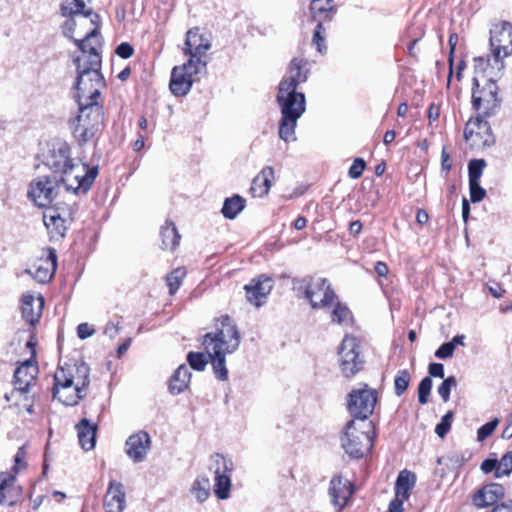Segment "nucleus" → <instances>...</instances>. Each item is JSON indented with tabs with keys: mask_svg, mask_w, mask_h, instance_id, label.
I'll return each instance as SVG.
<instances>
[{
	"mask_svg": "<svg viewBox=\"0 0 512 512\" xmlns=\"http://www.w3.org/2000/svg\"><path fill=\"white\" fill-rule=\"evenodd\" d=\"M308 75L307 60L293 58L286 75L279 84L276 97L281 112L279 137L285 142L296 140L295 128L297 121L306 110L305 95L302 92H298L297 87L300 83L307 81Z\"/></svg>",
	"mask_w": 512,
	"mask_h": 512,
	"instance_id": "obj_1",
	"label": "nucleus"
},
{
	"mask_svg": "<svg viewBox=\"0 0 512 512\" xmlns=\"http://www.w3.org/2000/svg\"><path fill=\"white\" fill-rule=\"evenodd\" d=\"M97 35L98 32L94 29L82 40L73 39L82 52L81 57L74 59L78 72L75 85L78 104L98 102L97 99L105 87V80L100 72L102 61Z\"/></svg>",
	"mask_w": 512,
	"mask_h": 512,
	"instance_id": "obj_2",
	"label": "nucleus"
},
{
	"mask_svg": "<svg viewBox=\"0 0 512 512\" xmlns=\"http://www.w3.org/2000/svg\"><path fill=\"white\" fill-rule=\"evenodd\" d=\"M43 164L56 175L77 185L86 194L98 175V166L75 164L70 155V147L64 141H54L43 154Z\"/></svg>",
	"mask_w": 512,
	"mask_h": 512,
	"instance_id": "obj_3",
	"label": "nucleus"
},
{
	"mask_svg": "<svg viewBox=\"0 0 512 512\" xmlns=\"http://www.w3.org/2000/svg\"><path fill=\"white\" fill-rule=\"evenodd\" d=\"M491 55L475 57L476 71L490 70V77H502L505 69L504 59L512 55V24L501 22L495 24L490 31Z\"/></svg>",
	"mask_w": 512,
	"mask_h": 512,
	"instance_id": "obj_4",
	"label": "nucleus"
},
{
	"mask_svg": "<svg viewBox=\"0 0 512 512\" xmlns=\"http://www.w3.org/2000/svg\"><path fill=\"white\" fill-rule=\"evenodd\" d=\"M76 186L53 174L39 175L30 182L28 197L38 207H47L57 197L82 194Z\"/></svg>",
	"mask_w": 512,
	"mask_h": 512,
	"instance_id": "obj_5",
	"label": "nucleus"
},
{
	"mask_svg": "<svg viewBox=\"0 0 512 512\" xmlns=\"http://www.w3.org/2000/svg\"><path fill=\"white\" fill-rule=\"evenodd\" d=\"M474 70H476L474 68ZM490 70L475 71L472 88V107L477 116H494L501 103L497 80L501 77H490Z\"/></svg>",
	"mask_w": 512,
	"mask_h": 512,
	"instance_id": "obj_6",
	"label": "nucleus"
},
{
	"mask_svg": "<svg viewBox=\"0 0 512 512\" xmlns=\"http://www.w3.org/2000/svg\"><path fill=\"white\" fill-rule=\"evenodd\" d=\"M374 437L371 421L350 420L341 433V446L350 457L361 458L372 449Z\"/></svg>",
	"mask_w": 512,
	"mask_h": 512,
	"instance_id": "obj_7",
	"label": "nucleus"
},
{
	"mask_svg": "<svg viewBox=\"0 0 512 512\" xmlns=\"http://www.w3.org/2000/svg\"><path fill=\"white\" fill-rule=\"evenodd\" d=\"M78 114L70 122V129L79 143L90 141L103 126V107L99 102L78 104Z\"/></svg>",
	"mask_w": 512,
	"mask_h": 512,
	"instance_id": "obj_8",
	"label": "nucleus"
},
{
	"mask_svg": "<svg viewBox=\"0 0 512 512\" xmlns=\"http://www.w3.org/2000/svg\"><path fill=\"white\" fill-rule=\"evenodd\" d=\"M241 337L236 324L229 316L219 319L216 333H207L203 337L205 352L234 353L240 345Z\"/></svg>",
	"mask_w": 512,
	"mask_h": 512,
	"instance_id": "obj_9",
	"label": "nucleus"
},
{
	"mask_svg": "<svg viewBox=\"0 0 512 512\" xmlns=\"http://www.w3.org/2000/svg\"><path fill=\"white\" fill-rule=\"evenodd\" d=\"M293 289L303 293L314 309L326 308L336 299L333 289L325 278L305 277L294 280Z\"/></svg>",
	"mask_w": 512,
	"mask_h": 512,
	"instance_id": "obj_10",
	"label": "nucleus"
},
{
	"mask_svg": "<svg viewBox=\"0 0 512 512\" xmlns=\"http://www.w3.org/2000/svg\"><path fill=\"white\" fill-rule=\"evenodd\" d=\"M486 117L470 118L464 128V139L473 150L481 151L495 144V136Z\"/></svg>",
	"mask_w": 512,
	"mask_h": 512,
	"instance_id": "obj_11",
	"label": "nucleus"
},
{
	"mask_svg": "<svg viewBox=\"0 0 512 512\" xmlns=\"http://www.w3.org/2000/svg\"><path fill=\"white\" fill-rule=\"evenodd\" d=\"M207 63H200L195 60H188L186 63L175 66L171 72L170 90L177 97L185 96L192 88L193 76L206 69Z\"/></svg>",
	"mask_w": 512,
	"mask_h": 512,
	"instance_id": "obj_12",
	"label": "nucleus"
},
{
	"mask_svg": "<svg viewBox=\"0 0 512 512\" xmlns=\"http://www.w3.org/2000/svg\"><path fill=\"white\" fill-rule=\"evenodd\" d=\"M340 370L344 377L351 378L362 368L364 361L360 356V345L356 337L346 335L338 349Z\"/></svg>",
	"mask_w": 512,
	"mask_h": 512,
	"instance_id": "obj_13",
	"label": "nucleus"
},
{
	"mask_svg": "<svg viewBox=\"0 0 512 512\" xmlns=\"http://www.w3.org/2000/svg\"><path fill=\"white\" fill-rule=\"evenodd\" d=\"M210 461V470L214 473V493L218 499H227L232 485L233 461L219 453L211 455Z\"/></svg>",
	"mask_w": 512,
	"mask_h": 512,
	"instance_id": "obj_14",
	"label": "nucleus"
},
{
	"mask_svg": "<svg viewBox=\"0 0 512 512\" xmlns=\"http://www.w3.org/2000/svg\"><path fill=\"white\" fill-rule=\"evenodd\" d=\"M377 401L376 391L365 385L361 389H354L349 394L348 411L357 422L367 421L373 413Z\"/></svg>",
	"mask_w": 512,
	"mask_h": 512,
	"instance_id": "obj_15",
	"label": "nucleus"
},
{
	"mask_svg": "<svg viewBox=\"0 0 512 512\" xmlns=\"http://www.w3.org/2000/svg\"><path fill=\"white\" fill-rule=\"evenodd\" d=\"M74 208L71 205L48 207L43 213V222L52 238L65 236L68 225L73 220Z\"/></svg>",
	"mask_w": 512,
	"mask_h": 512,
	"instance_id": "obj_16",
	"label": "nucleus"
},
{
	"mask_svg": "<svg viewBox=\"0 0 512 512\" xmlns=\"http://www.w3.org/2000/svg\"><path fill=\"white\" fill-rule=\"evenodd\" d=\"M54 381L70 383L87 391L90 384V368L84 362L60 366L54 374Z\"/></svg>",
	"mask_w": 512,
	"mask_h": 512,
	"instance_id": "obj_17",
	"label": "nucleus"
},
{
	"mask_svg": "<svg viewBox=\"0 0 512 512\" xmlns=\"http://www.w3.org/2000/svg\"><path fill=\"white\" fill-rule=\"evenodd\" d=\"M211 37L207 33H203L199 28H192L186 33V40L183 47V53L188 56V60L207 63L203 60L207 51L211 48Z\"/></svg>",
	"mask_w": 512,
	"mask_h": 512,
	"instance_id": "obj_18",
	"label": "nucleus"
},
{
	"mask_svg": "<svg viewBox=\"0 0 512 512\" xmlns=\"http://www.w3.org/2000/svg\"><path fill=\"white\" fill-rule=\"evenodd\" d=\"M310 11L313 18L318 21L314 31L313 42L316 44L317 50L322 53L326 47L323 45L324 37L321 35V32L324 28L321 22L322 20L331 19L335 13L333 0H312Z\"/></svg>",
	"mask_w": 512,
	"mask_h": 512,
	"instance_id": "obj_19",
	"label": "nucleus"
},
{
	"mask_svg": "<svg viewBox=\"0 0 512 512\" xmlns=\"http://www.w3.org/2000/svg\"><path fill=\"white\" fill-rule=\"evenodd\" d=\"M57 255L53 248L47 249L45 255L37 259L30 267L25 269V273L32 276L39 283L49 282L56 271Z\"/></svg>",
	"mask_w": 512,
	"mask_h": 512,
	"instance_id": "obj_20",
	"label": "nucleus"
},
{
	"mask_svg": "<svg viewBox=\"0 0 512 512\" xmlns=\"http://www.w3.org/2000/svg\"><path fill=\"white\" fill-rule=\"evenodd\" d=\"M273 288V280L265 275L252 279L249 284L244 286L246 298L249 303L256 307H260Z\"/></svg>",
	"mask_w": 512,
	"mask_h": 512,
	"instance_id": "obj_21",
	"label": "nucleus"
},
{
	"mask_svg": "<svg viewBox=\"0 0 512 512\" xmlns=\"http://www.w3.org/2000/svg\"><path fill=\"white\" fill-rule=\"evenodd\" d=\"M150 444L148 433L140 431L126 440V453L134 462H142L150 450Z\"/></svg>",
	"mask_w": 512,
	"mask_h": 512,
	"instance_id": "obj_22",
	"label": "nucleus"
},
{
	"mask_svg": "<svg viewBox=\"0 0 512 512\" xmlns=\"http://www.w3.org/2000/svg\"><path fill=\"white\" fill-rule=\"evenodd\" d=\"M126 507V495L121 482L111 480L104 496L106 512H123Z\"/></svg>",
	"mask_w": 512,
	"mask_h": 512,
	"instance_id": "obj_23",
	"label": "nucleus"
},
{
	"mask_svg": "<svg viewBox=\"0 0 512 512\" xmlns=\"http://www.w3.org/2000/svg\"><path fill=\"white\" fill-rule=\"evenodd\" d=\"M38 368L31 361L21 364L14 373V387L19 394H26L35 383Z\"/></svg>",
	"mask_w": 512,
	"mask_h": 512,
	"instance_id": "obj_24",
	"label": "nucleus"
},
{
	"mask_svg": "<svg viewBox=\"0 0 512 512\" xmlns=\"http://www.w3.org/2000/svg\"><path fill=\"white\" fill-rule=\"evenodd\" d=\"M87 391L73 384L54 381L53 397L66 406H75L83 399Z\"/></svg>",
	"mask_w": 512,
	"mask_h": 512,
	"instance_id": "obj_25",
	"label": "nucleus"
},
{
	"mask_svg": "<svg viewBox=\"0 0 512 512\" xmlns=\"http://www.w3.org/2000/svg\"><path fill=\"white\" fill-rule=\"evenodd\" d=\"M504 487L498 483L483 486L473 496V504L479 508H485L495 504L504 496Z\"/></svg>",
	"mask_w": 512,
	"mask_h": 512,
	"instance_id": "obj_26",
	"label": "nucleus"
},
{
	"mask_svg": "<svg viewBox=\"0 0 512 512\" xmlns=\"http://www.w3.org/2000/svg\"><path fill=\"white\" fill-rule=\"evenodd\" d=\"M44 299L42 296L35 298L31 294H24L22 297V316L30 325H35L42 314Z\"/></svg>",
	"mask_w": 512,
	"mask_h": 512,
	"instance_id": "obj_27",
	"label": "nucleus"
},
{
	"mask_svg": "<svg viewBox=\"0 0 512 512\" xmlns=\"http://www.w3.org/2000/svg\"><path fill=\"white\" fill-rule=\"evenodd\" d=\"M329 495L333 505L341 510L351 495L348 481L344 480L341 476H334L330 481Z\"/></svg>",
	"mask_w": 512,
	"mask_h": 512,
	"instance_id": "obj_28",
	"label": "nucleus"
},
{
	"mask_svg": "<svg viewBox=\"0 0 512 512\" xmlns=\"http://www.w3.org/2000/svg\"><path fill=\"white\" fill-rule=\"evenodd\" d=\"M15 475L6 472L0 473V504L13 505L19 496L15 486Z\"/></svg>",
	"mask_w": 512,
	"mask_h": 512,
	"instance_id": "obj_29",
	"label": "nucleus"
},
{
	"mask_svg": "<svg viewBox=\"0 0 512 512\" xmlns=\"http://www.w3.org/2000/svg\"><path fill=\"white\" fill-rule=\"evenodd\" d=\"M274 180V170L272 167H264L261 172L253 179L250 188L254 197H263L268 194Z\"/></svg>",
	"mask_w": 512,
	"mask_h": 512,
	"instance_id": "obj_30",
	"label": "nucleus"
},
{
	"mask_svg": "<svg viewBox=\"0 0 512 512\" xmlns=\"http://www.w3.org/2000/svg\"><path fill=\"white\" fill-rule=\"evenodd\" d=\"M79 443L81 447L89 451L95 447L97 425L92 424L88 419L83 418L77 425Z\"/></svg>",
	"mask_w": 512,
	"mask_h": 512,
	"instance_id": "obj_31",
	"label": "nucleus"
},
{
	"mask_svg": "<svg viewBox=\"0 0 512 512\" xmlns=\"http://www.w3.org/2000/svg\"><path fill=\"white\" fill-rule=\"evenodd\" d=\"M190 379H191V372H190L189 368L184 364L180 365L170 378V381H169L170 393H172L174 395H178V394L184 392L189 386Z\"/></svg>",
	"mask_w": 512,
	"mask_h": 512,
	"instance_id": "obj_32",
	"label": "nucleus"
},
{
	"mask_svg": "<svg viewBox=\"0 0 512 512\" xmlns=\"http://www.w3.org/2000/svg\"><path fill=\"white\" fill-rule=\"evenodd\" d=\"M160 235L162 239V249L173 251L179 245L180 235L173 222L167 221L165 225L162 226Z\"/></svg>",
	"mask_w": 512,
	"mask_h": 512,
	"instance_id": "obj_33",
	"label": "nucleus"
},
{
	"mask_svg": "<svg viewBox=\"0 0 512 512\" xmlns=\"http://www.w3.org/2000/svg\"><path fill=\"white\" fill-rule=\"evenodd\" d=\"M415 483V474L406 469L402 470L399 473L395 483V494L408 498L410 495V490L414 487Z\"/></svg>",
	"mask_w": 512,
	"mask_h": 512,
	"instance_id": "obj_34",
	"label": "nucleus"
},
{
	"mask_svg": "<svg viewBox=\"0 0 512 512\" xmlns=\"http://www.w3.org/2000/svg\"><path fill=\"white\" fill-rule=\"evenodd\" d=\"M211 491L210 479L207 476H198L190 489L191 494L199 503L207 500Z\"/></svg>",
	"mask_w": 512,
	"mask_h": 512,
	"instance_id": "obj_35",
	"label": "nucleus"
},
{
	"mask_svg": "<svg viewBox=\"0 0 512 512\" xmlns=\"http://www.w3.org/2000/svg\"><path fill=\"white\" fill-rule=\"evenodd\" d=\"M208 355L213 371L216 375V377L221 381H226L228 379V370L226 368V359L225 356L227 354L221 353V352H206Z\"/></svg>",
	"mask_w": 512,
	"mask_h": 512,
	"instance_id": "obj_36",
	"label": "nucleus"
},
{
	"mask_svg": "<svg viewBox=\"0 0 512 512\" xmlns=\"http://www.w3.org/2000/svg\"><path fill=\"white\" fill-rule=\"evenodd\" d=\"M244 207L245 200L239 195H234L224 201L222 213L225 218L234 219Z\"/></svg>",
	"mask_w": 512,
	"mask_h": 512,
	"instance_id": "obj_37",
	"label": "nucleus"
},
{
	"mask_svg": "<svg viewBox=\"0 0 512 512\" xmlns=\"http://www.w3.org/2000/svg\"><path fill=\"white\" fill-rule=\"evenodd\" d=\"M332 305H334L331 312L332 322L339 325H349L352 322V313L348 307L339 302Z\"/></svg>",
	"mask_w": 512,
	"mask_h": 512,
	"instance_id": "obj_38",
	"label": "nucleus"
},
{
	"mask_svg": "<svg viewBox=\"0 0 512 512\" xmlns=\"http://www.w3.org/2000/svg\"><path fill=\"white\" fill-rule=\"evenodd\" d=\"M185 276L186 270L184 268H176L166 277L169 293L171 295L177 292Z\"/></svg>",
	"mask_w": 512,
	"mask_h": 512,
	"instance_id": "obj_39",
	"label": "nucleus"
},
{
	"mask_svg": "<svg viewBox=\"0 0 512 512\" xmlns=\"http://www.w3.org/2000/svg\"><path fill=\"white\" fill-rule=\"evenodd\" d=\"M411 375L407 369L399 370L394 379V389L397 396H401L407 390Z\"/></svg>",
	"mask_w": 512,
	"mask_h": 512,
	"instance_id": "obj_40",
	"label": "nucleus"
},
{
	"mask_svg": "<svg viewBox=\"0 0 512 512\" xmlns=\"http://www.w3.org/2000/svg\"><path fill=\"white\" fill-rule=\"evenodd\" d=\"M487 163L484 159H473L468 164L469 182H479Z\"/></svg>",
	"mask_w": 512,
	"mask_h": 512,
	"instance_id": "obj_41",
	"label": "nucleus"
},
{
	"mask_svg": "<svg viewBox=\"0 0 512 512\" xmlns=\"http://www.w3.org/2000/svg\"><path fill=\"white\" fill-rule=\"evenodd\" d=\"M512 472V452H507L498 461L497 472L495 473L496 478L508 476Z\"/></svg>",
	"mask_w": 512,
	"mask_h": 512,
	"instance_id": "obj_42",
	"label": "nucleus"
},
{
	"mask_svg": "<svg viewBox=\"0 0 512 512\" xmlns=\"http://www.w3.org/2000/svg\"><path fill=\"white\" fill-rule=\"evenodd\" d=\"M187 361L191 368L197 371H203L208 363L206 354L200 352H189Z\"/></svg>",
	"mask_w": 512,
	"mask_h": 512,
	"instance_id": "obj_43",
	"label": "nucleus"
},
{
	"mask_svg": "<svg viewBox=\"0 0 512 512\" xmlns=\"http://www.w3.org/2000/svg\"><path fill=\"white\" fill-rule=\"evenodd\" d=\"M457 387V380L455 376H449L444 379L442 384L438 387L437 392L444 402L450 399V392L453 388Z\"/></svg>",
	"mask_w": 512,
	"mask_h": 512,
	"instance_id": "obj_44",
	"label": "nucleus"
},
{
	"mask_svg": "<svg viewBox=\"0 0 512 512\" xmlns=\"http://www.w3.org/2000/svg\"><path fill=\"white\" fill-rule=\"evenodd\" d=\"M431 377H424L418 385V400L419 403L425 405L428 402V397L432 389Z\"/></svg>",
	"mask_w": 512,
	"mask_h": 512,
	"instance_id": "obj_45",
	"label": "nucleus"
},
{
	"mask_svg": "<svg viewBox=\"0 0 512 512\" xmlns=\"http://www.w3.org/2000/svg\"><path fill=\"white\" fill-rule=\"evenodd\" d=\"M453 421V412L448 411L442 418L441 421L435 427V433L440 437L444 438L450 431L451 424Z\"/></svg>",
	"mask_w": 512,
	"mask_h": 512,
	"instance_id": "obj_46",
	"label": "nucleus"
},
{
	"mask_svg": "<svg viewBox=\"0 0 512 512\" xmlns=\"http://www.w3.org/2000/svg\"><path fill=\"white\" fill-rule=\"evenodd\" d=\"M498 424L499 420L494 418L490 422L482 425L477 431V440L484 441L486 438H488L494 432Z\"/></svg>",
	"mask_w": 512,
	"mask_h": 512,
	"instance_id": "obj_47",
	"label": "nucleus"
},
{
	"mask_svg": "<svg viewBox=\"0 0 512 512\" xmlns=\"http://www.w3.org/2000/svg\"><path fill=\"white\" fill-rule=\"evenodd\" d=\"M470 199L473 203L480 202L486 195L484 188L480 186L479 182H469Z\"/></svg>",
	"mask_w": 512,
	"mask_h": 512,
	"instance_id": "obj_48",
	"label": "nucleus"
},
{
	"mask_svg": "<svg viewBox=\"0 0 512 512\" xmlns=\"http://www.w3.org/2000/svg\"><path fill=\"white\" fill-rule=\"evenodd\" d=\"M365 161L362 158H356L351 167L349 168L348 174L352 179H358L362 176L365 169Z\"/></svg>",
	"mask_w": 512,
	"mask_h": 512,
	"instance_id": "obj_49",
	"label": "nucleus"
},
{
	"mask_svg": "<svg viewBox=\"0 0 512 512\" xmlns=\"http://www.w3.org/2000/svg\"><path fill=\"white\" fill-rule=\"evenodd\" d=\"M454 346L450 342L443 343L435 352V356L439 359H448L454 353Z\"/></svg>",
	"mask_w": 512,
	"mask_h": 512,
	"instance_id": "obj_50",
	"label": "nucleus"
},
{
	"mask_svg": "<svg viewBox=\"0 0 512 512\" xmlns=\"http://www.w3.org/2000/svg\"><path fill=\"white\" fill-rule=\"evenodd\" d=\"M26 456V452L24 447H20L14 457L15 465L13 467V471L17 474L21 469L25 468L26 463L24 462Z\"/></svg>",
	"mask_w": 512,
	"mask_h": 512,
	"instance_id": "obj_51",
	"label": "nucleus"
},
{
	"mask_svg": "<svg viewBox=\"0 0 512 512\" xmlns=\"http://www.w3.org/2000/svg\"><path fill=\"white\" fill-rule=\"evenodd\" d=\"M115 52L119 57L128 59L133 55L134 49L129 43L123 42L117 46Z\"/></svg>",
	"mask_w": 512,
	"mask_h": 512,
	"instance_id": "obj_52",
	"label": "nucleus"
},
{
	"mask_svg": "<svg viewBox=\"0 0 512 512\" xmlns=\"http://www.w3.org/2000/svg\"><path fill=\"white\" fill-rule=\"evenodd\" d=\"M95 330L88 323H81L77 327V335L80 339H86L94 334Z\"/></svg>",
	"mask_w": 512,
	"mask_h": 512,
	"instance_id": "obj_53",
	"label": "nucleus"
},
{
	"mask_svg": "<svg viewBox=\"0 0 512 512\" xmlns=\"http://www.w3.org/2000/svg\"><path fill=\"white\" fill-rule=\"evenodd\" d=\"M408 498L398 496L395 494V498L390 502L388 512H402L403 503Z\"/></svg>",
	"mask_w": 512,
	"mask_h": 512,
	"instance_id": "obj_54",
	"label": "nucleus"
},
{
	"mask_svg": "<svg viewBox=\"0 0 512 512\" xmlns=\"http://www.w3.org/2000/svg\"><path fill=\"white\" fill-rule=\"evenodd\" d=\"M120 325H119V322H108L106 327H105V330H104V334L106 336H108L109 338L113 339L115 338L119 332H120Z\"/></svg>",
	"mask_w": 512,
	"mask_h": 512,
	"instance_id": "obj_55",
	"label": "nucleus"
},
{
	"mask_svg": "<svg viewBox=\"0 0 512 512\" xmlns=\"http://www.w3.org/2000/svg\"><path fill=\"white\" fill-rule=\"evenodd\" d=\"M497 468H498V460H496V459H486L481 464V470L484 473H490L492 471H494L496 473Z\"/></svg>",
	"mask_w": 512,
	"mask_h": 512,
	"instance_id": "obj_56",
	"label": "nucleus"
},
{
	"mask_svg": "<svg viewBox=\"0 0 512 512\" xmlns=\"http://www.w3.org/2000/svg\"><path fill=\"white\" fill-rule=\"evenodd\" d=\"M428 371L432 377H444V366L441 363H431L429 365Z\"/></svg>",
	"mask_w": 512,
	"mask_h": 512,
	"instance_id": "obj_57",
	"label": "nucleus"
},
{
	"mask_svg": "<svg viewBox=\"0 0 512 512\" xmlns=\"http://www.w3.org/2000/svg\"><path fill=\"white\" fill-rule=\"evenodd\" d=\"M75 27H76L75 21L73 19H68L63 26V34L66 37L73 39L72 34L75 30Z\"/></svg>",
	"mask_w": 512,
	"mask_h": 512,
	"instance_id": "obj_58",
	"label": "nucleus"
},
{
	"mask_svg": "<svg viewBox=\"0 0 512 512\" xmlns=\"http://www.w3.org/2000/svg\"><path fill=\"white\" fill-rule=\"evenodd\" d=\"M440 115V107L435 104H431L428 108V118L429 121L432 123L436 120H438Z\"/></svg>",
	"mask_w": 512,
	"mask_h": 512,
	"instance_id": "obj_59",
	"label": "nucleus"
},
{
	"mask_svg": "<svg viewBox=\"0 0 512 512\" xmlns=\"http://www.w3.org/2000/svg\"><path fill=\"white\" fill-rule=\"evenodd\" d=\"M85 3L83 0H74V12L77 14H84L86 17L90 16L91 11L84 12Z\"/></svg>",
	"mask_w": 512,
	"mask_h": 512,
	"instance_id": "obj_60",
	"label": "nucleus"
},
{
	"mask_svg": "<svg viewBox=\"0 0 512 512\" xmlns=\"http://www.w3.org/2000/svg\"><path fill=\"white\" fill-rule=\"evenodd\" d=\"M441 160H442V170L446 171V172H449L450 169H451V161H450V156L449 154L446 152L445 149L442 150V153H441Z\"/></svg>",
	"mask_w": 512,
	"mask_h": 512,
	"instance_id": "obj_61",
	"label": "nucleus"
},
{
	"mask_svg": "<svg viewBox=\"0 0 512 512\" xmlns=\"http://www.w3.org/2000/svg\"><path fill=\"white\" fill-rule=\"evenodd\" d=\"M375 271L380 277H385L388 274V266L381 261L375 264Z\"/></svg>",
	"mask_w": 512,
	"mask_h": 512,
	"instance_id": "obj_62",
	"label": "nucleus"
},
{
	"mask_svg": "<svg viewBox=\"0 0 512 512\" xmlns=\"http://www.w3.org/2000/svg\"><path fill=\"white\" fill-rule=\"evenodd\" d=\"M429 216L424 209H419L416 214V221L420 225H424L428 222Z\"/></svg>",
	"mask_w": 512,
	"mask_h": 512,
	"instance_id": "obj_63",
	"label": "nucleus"
},
{
	"mask_svg": "<svg viewBox=\"0 0 512 512\" xmlns=\"http://www.w3.org/2000/svg\"><path fill=\"white\" fill-rule=\"evenodd\" d=\"M491 512H512V501L497 505Z\"/></svg>",
	"mask_w": 512,
	"mask_h": 512,
	"instance_id": "obj_64",
	"label": "nucleus"
}]
</instances>
